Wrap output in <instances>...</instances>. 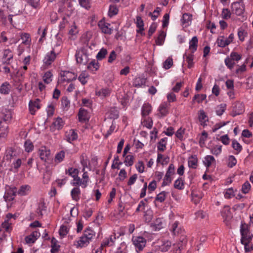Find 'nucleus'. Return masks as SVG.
<instances>
[{
    "instance_id": "1",
    "label": "nucleus",
    "mask_w": 253,
    "mask_h": 253,
    "mask_svg": "<svg viewBox=\"0 0 253 253\" xmlns=\"http://www.w3.org/2000/svg\"><path fill=\"white\" fill-rule=\"evenodd\" d=\"M240 232L242 235L241 242L245 246V251L248 252L252 251L253 250V246L249 248L247 247V246L252 240L253 235L250 232L248 228L244 227L243 224H242L240 227Z\"/></svg>"
},
{
    "instance_id": "2",
    "label": "nucleus",
    "mask_w": 253,
    "mask_h": 253,
    "mask_svg": "<svg viewBox=\"0 0 253 253\" xmlns=\"http://www.w3.org/2000/svg\"><path fill=\"white\" fill-rule=\"evenodd\" d=\"M76 59L79 64L85 65L87 63L89 58L86 50L83 47L76 51Z\"/></svg>"
},
{
    "instance_id": "3",
    "label": "nucleus",
    "mask_w": 253,
    "mask_h": 253,
    "mask_svg": "<svg viewBox=\"0 0 253 253\" xmlns=\"http://www.w3.org/2000/svg\"><path fill=\"white\" fill-rule=\"evenodd\" d=\"M17 188L15 186H6V192L3 196L5 201H12L17 194Z\"/></svg>"
},
{
    "instance_id": "4",
    "label": "nucleus",
    "mask_w": 253,
    "mask_h": 253,
    "mask_svg": "<svg viewBox=\"0 0 253 253\" xmlns=\"http://www.w3.org/2000/svg\"><path fill=\"white\" fill-rule=\"evenodd\" d=\"M132 242L137 252L141 251L145 247L146 240L141 236L132 238Z\"/></svg>"
},
{
    "instance_id": "5",
    "label": "nucleus",
    "mask_w": 253,
    "mask_h": 253,
    "mask_svg": "<svg viewBox=\"0 0 253 253\" xmlns=\"http://www.w3.org/2000/svg\"><path fill=\"white\" fill-rule=\"evenodd\" d=\"M244 110L243 103L241 102H236L232 105V111L231 112V115L233 117H235L237 115L242 114Z\"/></svg>"
},
{
    "instance_id": "6",
    "label": "nucleus",
    "mask_w": 253,
    "mask_h": 253,
    "mask_svg": "<svg viewBox=\"0 0 253 253\" xmlns=\"http://www.w3.org/2000/svg\"><path fill=\"white\" fill-rule=\"evenodd\" d=\"M174 165L172 164H170L164 178L162 183L163 186L168 185L171 183L172 179L170 177V175L174 173Z\"/></svg>"
},
{
    "instance_id": "7",
    "label": "nucleus",
    "mask_w": 253,
    "mask_h": 253,
    "mask_svg": "<svg viewBox=\"0 0 253 253\" xmlns=\"http://www.w3.org/2000/svg\"><path fill=\"white\" fill-rule=\"evenodd\" d=\"M13 57L12 51L7 49L4 50L2 52V57L1 58V62L3 64L8 65L10 63V61Z\"/></svg>"
},
{
    "instance_id": "8",
    "label": "nucleus",
    "mask_w": 253,
    "mask_h": 253,
    "mask_svg": "<svg viewBox=\"0 0 253 253\" xmlns=\"http://www.w3.org/2000/svg\"><path fill=\"white\" fill-rule=\"evenodd\" d=\"M56 57V55L54 51V48H52V50L47 53L45 55L44 59H43V63L46 65H50L55 60Z\"/></svg>"
},
{
    "instance_id": "9",
    "label": "nucleus",
    "mask_w": 253,
    "mask_h": 253,
    "mask_svg": "<svg viewBox=\"0 0 253 253\" xmlns=\"http://www.w3.org/2000/svg\"><path fill=\"white\" fill-rule=\"evenodd\" d=\"M221 214L224 221H229L232 218V214L229 206H225L221 211Z\"/></svg>"
},
{
    "instance_id": "10",
    "label": "nucleus",
    "mask_w": 253,
    "mask_h": 253,
    "mask_svg": "<svg viewBox=\"0 0 253 253\" xmlns=\"http://www.w3.org/2000/svg\"><path fill=\"white\" fill-rule=\"evenodd\" d=\"M79 120L81 123H86L89 120V116L87 111L83 108L79 110Z\"/></svg>"
},
{
    "instance_id": "11",
    "label": "nucleus",
    "mask_w": 253,
    "mask_h": 253,
    "mask_svg": "<svg viewBox=\"0 0 253 253\" xmlns=\"http://www.w3.org/2000/svg\"><path fill=\"white\" fill-rule=\"evenodd\" d=\"M61 76L64 78V79H62V81H67L68 83L73 80H76L77 77V75H75L74 73L69 71H64L63 73L61 74Z\"/></svg>"
},
{
    "instance_id": "12",
    "label": "nucleus",
    "mask_w": 253,
    "mask_h": 253,
    "mask_svg": "<svg viewBox=\"0 0 253 253\" xmlns=\"http://www.w3.org/2000/svg\"><path fill=\"white\" fill-rule=\"evenodd\" d=\"M78 134L74 129H70L66 132L65 139L70 143L78 138Z\"/></svg>"
},
{
    "instance_id": "13",
    "label": "nucleus",
    "mask_w": 253,
    "mask_h": 253,
    "mask_svg": "<svg viewBox=\"0 0 253 253\" xmlns=\"http://www.w3.org/2000/svg\"><path fill=\"white\" fill-rule=\"evenodd\" d=\"M40 236V233L38 231H35L30 235L26 236L25 240L27 244L34 243Z\"/></svg>"
},
{
    "instance_id": "14",
    "label": "nucleus",
    "mask_w": 253,
    "mask_h": 253,
    "mask_svg": "<svg viewBox=\"0 0 253 253\" xmlns=\"http://www.w3.org/2000/svg\"><path fill=\"white\" fill-rule=\"evenodd\" d=\"M136 21L135 22L136 27L138 28L136 30L137 33L140 34L141 35H145V33L143 32L144 29V22L142 19L141 16H137L136 17Z\"/></svg>"
},
{
    "instance_id": "15",
    "label": "nucleus",
    "mask_w": 253,
    "mask_h": 253,
    "mask_svg": "<svg viewBox=\"0 0 253 253\" xmlns=\"http://www.w3.org/2000/svg\"><path fill=\"white\" fill-rule=\"evenodd\" d=\"M39 154L40 159L44 162H47L50 157V151L46 149L45 148L44 149L39 150Z\"/></svg>"
},
{
    "instance_id": "16",
    "label": "nucleus",
    "mask_w": 253,
    "mask_h": 253,
    "mask_svg": "<svg viewBox=\"0 0 253 253\" xmlns=\"http://www.w3.org/2000/svg\"><path fill=\"white\" fill-rule=\"evenodd\" d=\"M40 99H36V100L34 101H30L29 104V109L30 112V113L32 115H34L36 112V110L35 108H37L38 109L40 108V106L39 105Z\"/></svg>"
},
{
    "instance_id": "17",
    "label": "nucleus",
    "mask_w": 253,
    "mask_h": 253,
    "mask_svg": "<svg viewBox=\"0 0 253 253\" xmlns=\"http://www.w3.org/2000/svg\"><path fill=\"white\" fill-rule=\"evenodd\" d=\"M31 191V186L29 185H21L19 190H17V193L20 196H25L29 194Z\"/></svg>"
},
{
    "instance_id": "18",
    "label": "nucleus",
    "mask_w": 253,
    "mask_h": 253,
    "mask_svg": "<svg viewBox=\"0 0 253 253\" xmlns=\"http://www.w3.org/2000/svg\"><path fill=\"white\" fill-rule=\"evenodd\" d=\"M231 8L234 13L237 15L240 16L243 13L244 10L241 7L239 2H235L232 4Z\"/></svg>"
},
{
    "instance_id": "19",
    "label": "nucleus",
    "mask_w": 253,
    "mask_h": 253,
    "mask_svg": "<svg viewBox=\"0 0 253 253\" xmlns=\"http://www.w3.org/2000/svg\"><path fill=\"white\" fill-rule=\"evenodd\" d=\"M110 24L107 23H104L102 21H99L98 23V26L101 29L103 33L107 34H111L112 33V30L109 28Z\"/></svg>"
},
{
    "instance_id": "20",
    "label": "nucleus",
    "mask_w": 253,
    "mask_h": 253,
    "mask_svg": "<svg viewBox=\"0 0 253 253\" xmlns=\"http://www.w3.org/2000/svg\"><path fill=\"white\" fill-rule=\"evenodd\" d=\"M198 40L196 36L193 37L189 42V49L194 53L197 49Z\"/></svg>"
},
{
    "instance_id": "21",
    "label": "nucleus",
    "mask_w": 253,
    "mask_h": 253,
    "mask_svg": "<svg viewBox=\"0 0 253 253\" xmlns=\"http://www.w3.org/2000/svg\"><path fill=\"white\" fill-rule=\"evenodd\" d=\"M188 166L190 168L196 169L198 164V159L196 155L191 156L188 161Z\"/></svg>"
},
{
    "instance_id": "22",
    "label": "nucleus",
    "mask_w": 253,
    "mask_h": 253,
    "mask_svg": "<svg viewBox=\"0 0 253 253\" xmlns=\"http://www.w3.org/2000/svg\"><path fill=\"white\" fill-rule=\"evenodd\" d=\"M183 59L186 60V61L188 63V68H191L193 66V58H194V55L193 53L191 52V53L187 54L185 53L183 55Z\"/></svg>"
},
{
    "instance_id": "23",
    "label": "nucleus",
    "mask_w": 253,
    "mask_h": 253,
    "mask_svg": "<svg viewBox=\"0 0 253 253\" xmlns=\"http://www.w3.org/2000/svg\"><path fill=\"white\" fill-rule=\"evenodd\" d=\"M169 104L167 102L162 103L159 108V111L161 115V117H164L168 113V108Z\"/></svg>"
},
{
    "instance_id": "24",
    "label": "nucleus",
    "mask_w": 253,
    "mask_h": 253,
    "mask_svg": "<svg viewBox=\"0 0 253 253\" xmlns=\"http://www.w3.org/2000/svg\"><path fill=\"white\" fill-rule=\"evenodd\" d=\"M81 191L79 187L74 188L71 192V195L73 200L78 201L80 198Z\"/></svg>"
},
{
    "instance_id": "25",
    "label": "nucleus",
    "mask_w": 253,
    "mask_h": 253,
    "mask_svg": "<svg viewBox=\"0 0 253 253\" xmlns=\"http://www.w3.org/2000/svg\"><path fill=\"white\" fill-rule=\"evenodd\" d=\"M192 20V15L189 13H185L183 14L181 19L182 23L185 25V26H189Z\"/></svg>"
},
{
    "instance_id": "26",
    "label": "nucleus",
    "mask_w": 253,
    "mask_h": 253,
    "mask_svg": "<svg viewBox=\"0 0 253 253\" xmlns=\"http://www.w3.org/2000/svg\"><path fill=\"white\" fill-rule=\"evenodd\" d=\"M146 79L145 78L137 77L135 78L133 81V85L135 87H140L144 85L146 83Z\"/></svg>"
},
{
    "instance_id": "27",
    "label": "nucleus",
    "mask_w": 253,
    "mask_h": 253,
    "mask_svg": "<svg viewBox=\"0 0 253 253\" xmlns=\"http://www.w3.org/2000/svg\"><path fill=\"white\" fill-rule=\"evenodd\" d=\"M90 241L86 239V237L82 236L80 237V239L77 241V247L83 248L86 247L89 243Z\"/></svg>"
},
{
    "instance_id": "28",
    "label": "nucleus",
    "mask_w": 253,
    "mask_h": 253,
    "mask_svg": "<svg viewBox=\"0 0 253 253\" xmlns=\"http://www.w3.org/2000/svg\"><path fill=\"white\" fill-rule=\"evenodd\" d=\"M99 67L98 62L95 60H92L87 65V69L92 72L97 71Z\"/></svg>"
},
{
    "instance_id": "29",
    "label": "nucleus",
    "mask_w": 253,
    "mask_h": 253,
    "mask_svg": "<svg viewBox=\"0 0 253 253\" xmlns=\"http://www.w3.org/2000/svg\"><path fill=\"white\" fill-rule=\"evenodd\" d=\"M151 111V106L148 103H145L141 109L142 115L144 117L149 115Z\"/></svg>"
},
{
    "instance_id": "30",
    "label": "nucleus",
    "mask_w": 253,
    "mask_h": 253,
    "mask_svg": "<svg viewBox=\"0 0 253 253\" xmlns=\"http://www.w3.org/2000/svg\"><path fill=\"white\" fill-rule=\"evenodd\" d=\"M166 35V34L165 32L162 31L160 32L159 36L155 41L157 45H162L164 43Z\"/></svg>"
},
{
    "instance_id": "31",
    "label": "nucleus",
    "mask_w": 253,
    "mask_h": 253,
    "mask_svg": "<svg viewBox=\"0 0 253 253\" xmlns=\"http://www.w3.org/2000/svg\"><path fill=\"white\" fill-rule=\"evenodd\" d=\"M178 222L175 221L172 224L170 230L174 235H178L182 233V230L178 227Z\"/></svg>"
},
{
    "instance_id": "32",
    "label": "nucleus",
    "mask_w": 253,
    "mask_h": 253,
    "mask_svg": "<svg viewBox=\"0 0 253 253\" xmlns=\"http://www.w3.org/2000/svg\"><path fill=\"white\" fill-rule=\"evenodd\" d=\"M217 43L218 46L224 47L226 45L229 44V42L227 41L226 39L224 37H220L217 40Z\"/></svg>"
},
{
    "instance_id": "33",
    "label": "nucleus",
    "mask_w": 253,
    "mask_h": 253,
    "mask_svg": "<svg viewBox=\"0 0 253 253\" xmlns=\"http://www.w3.org/2000/svg\"><path fill=\"white\" fill-rule=\"evenodd\" d=\"M167 140V137H165L160 140L158 142L157 148L159 151L163 152L166 148V143H165Z\"/></svg>"
},
{
    "instance_id": "34",
    "label": "nucleus",
    "mask_w": 253,
    "mask_h": 253,
    "mask_svg": "<svg viewBox=\"0 0 253 253\" xmlns=\"http://www.w3.org/2000/svg\"><path fill=\"white\" fill-rule=\"evenodd\" d=\"M171 246V242L169 241H167L164 242L163 244H162L159 247V249L161 252H166L169 251Z\"/></svg>"
},
{
    "instance_id": "35",
    "label": "nucleus",
    "mask_w": 253,
    "mask_h": 253,
    "mask_svg": "<svg viewBox=\"0 0 253 253\" xmlns=\"http://www.w3.org/2000/svg\"><path fill=\"white\" fill-rule=\"evenodd\" d=\"M52 125L57 129H61L64 125V122L61 118L58 117L53 123Z\"/></svg>"
},
{
    "instance_id": "36",
    "label": "nucleus",
    "mask_w": 253,
    "mask_h": 253,
    "mask_svg": "<svg viewBox=\"0 0 253 253\" xmlns=\"http://www.w3.org/2000/svg\"><path fill=\"white\" fill-rule=\"evenodd\" d=\"M119 9L116 6V5L114 4H111L109 6V9L108 11V15L109 17H112L116 15H117L118 13Z\"/></svg>"
},
{
    "instance_id": "37",
    "label": "nucleus",
    "mask_w": 253,
    "mask_h": 253,
    "mask_svg": "<svg viewBox=\"0 0 253 253\" xmlns=\"http://www.w3.org/2000/svg\"><path fill=\"white\" fill-rule=\"evenodd\" d=\"M215 162L214 158L212 156L208 155L205 157L203 163L207 168H209L212 163Z\"/></svg>"
},
{
    "instance_id": "38",
    "label": "nucleus",
    "mask_w": 253,
    "mask_h": 253,
    "mask_svg": "<svg viewBox=\"0 0 253 253\" xmlns=\"http://www.w3.org/2000/svg\"><path fill=\"white\" fill-rule=\"evenodd\" d=\"M94 232L92 230H91L90 228L88 227L84 230V234L82 236L86 237V239L91 241V239L94 236Z\"/></svg>"
},
{
    "instance_id": "39",
    "label": "nucleus",
    "mask_w": 253,
    "mask_h": 253,
    "mask_svg": "<svg viewBox=\"0 0 253 253\" xmlns=\"http://www.w3.org/2000/svg\"><path fill=\"white\" fill-rule=\"evenodd\" d=\"M88 77V74L86 71L82 72L80 75L78 80L82 83V84L84 85L87 83L86 79Z\"/></svg>"
},
{
    "instance_id": "40",
    "label": "nucleus",
    "mask_w": 253,
    "mask_h": 253,
    "mask_svg": "<svg viewBox=\"0 0 253 253\" xmlns=\"http://www.w3.org/2000/svg\"><path fill=\"white\" fill-rule=\"evenodd\" d=\"M107 53V50L106 48H102L97 53L96 57L98 60H101L105 57Z\"/></svg>"
},
{
    "instance_id": "41",
    "label": "nucleus",
    "mask_w": 253,
    "mask_h": 253,
    "mask_svg": "<svg viewBox=\"0 0 253 253\" xmlns=\"http://www.w3.org/2000/svg\"><path fill=\"white\" fill-rule=\"evenodd\" d=\"M134 157L132 155H127L125 158L124 163L126 166H131L133 164Z\"/></svg>"
},
{
    "instance_id": "42",
    "label": "nucleus",
    "mask_w": 253,
    "mask_h": 253,
    "mask_svg": "<svg viewBox=\"0 0 253 253\" xmlns=\"http://www.w3.org/2000/svg\"><path fill=\"white\" fill-rule=\"evenodd\" d=\"M174 187L177 189L181 190L184 188L183 180L182 178H178L174 183Z\"/></svg>"
},
{
    "instance_id": "43",
    "label": "nucleus",
    "mask_w": 253,
    "mask_h": 253,
    "mask_svg": "<svg viewBox=\"0 0 253 253\" xmlns=\"http://www.w3.org/2000/svg\"><path fill=\"white\" fill-rule=\"evenodd\" d=\"M65 173L66 174H68L74 178L75 176L78 175L79 170L77 169L70 168L66 170Z\"/></svg>"
},
{
    "instance_id": "44",
    "label": "nucleus",
    "mask_w": 253,
    "mask_h": 253,
    "mask_svg": "<svg viewBox=\"0 0 253 253\" xmlns=\"http://www.w3.org/2000/svg\"><path fill=\"white\" fill-rule=\"evenodd\" d=\"M226 107V104L222 103L216 108V113L218 116H221L224 112Z\"/></svg>"
},
{
    "instance_id": "45",
    "label": "nucleus",
    "mask_w": 253,
    "mask_h": 253,
    "mask_svg": "<svg viewBox=\"0 0 253 253\" xmlns=\"http://www.w3.org/2000/svg\"><path fill=\"white\" fill-rule=\"evenodd\" d=\"M207 96L204 94H197L195 95L193 98V102L196 100L198 103H201L206 99Z\"/></svg>"
},
{
    "instance_id": "46",
    "label": "nucleus",
    "mask_w": 253,
    "mask_h": 253,
    "mask_svg": "<svg viewBox=\"0 0 253 253\" xmlns=\"http://www.w3.org/2000/svg\"><path fill=\"white\" fill-rule=\"evenodd\" d=\"M173 65V60L171 57H168L163 63V68L166 70L169 69Z\"/></svg>"
},
{
    "instance_id": "47",
    "label": "nucleus",
    "mask_w": 253,
    "mask_h": 253,
    "mask_svg": "<svg viewBox=\"0 0 253 253\" xmlns=\"http://www.w3.org/2000/svg\"><path fill=\"white\" fill-rule=\"evenodd\" d=\"M9 84L4 83L2 84L0 87V93L4 94H7L9 93V89L8 87Z\"/></svg>"
},
{
    "instance_id": "48",
    "label": "nucleus",
    "mask_w": 253,
    "mask_h": 253,
    "mask_svg": "<svg viewBox=\"0 0 253 253\" xmlns=\"http://www.w3.org/2000/svg\"><path fill=\"white\" fill-rule=\"evenodd\" d=\"M24 147L26 152H30L33 151L34 145L30 140H27L24 143Z\"/></svg>"
},
{
    "instance_id": "49",
    "label": "nucleus",
    "mask_w": 253,
    "mask_h": 253,
    "mask_svg": "<svg viewBox=\"0 0 253 253\" xmlns=\"http://www.w3.org/2000/svg\"><path fill=\"white\" fill-rule=\"evenodd\" d=\"M109 117L112 119H116L119 117V112L116 108H112L110 110Z\"/></svg>"
},
{
    "instance_id": "50",
    "label": "nucleus",
    "mask_w": 253,
    "mask_h": 253,
    "mask_svg": "<svg viewBox=\"0 0 253 253\" xmlns=\"http://www.w3.org/2000/svg\"><path fill=\"white\" fill-rule=\"evenodd\" d=\"M168 193L165 191L161 192L157 195L155 198V200L161 203L163 202L166 199V195Z\"/></svg>"
},
{
    "instance_id": "51",
    "label": "nucleus",
    "mask_w": 253,
    "mask_h": 253,
    "mask_svg": "<svg viewBox=\"0 0 253 253\" xmlns=\"http://www.w3.org/2000/svg\"><path fill=\"white\" fill-rule=\"evenodd\" d=\"M153 226L156 230H160L163 228V222L161 218H157L153 223Z\"/></svg>"
},
{
    "instance_id": "52",
    "label": "nucleus",
    "mask_w": 253,
    "mask_h": 253,
    "mask_svg": "<svg viewBox=\"0 0 253 253\" xmlns=\"http://www.w3.org/2000/svg\"><path fill=\"white\" fill-rule=\"evenodd\" d=\"M161 11V8L157 7V8L153 11V13L151 12L149 13V16H151L152 19L154 21L158 18Z\"/></svg>"
},
{
    "instance_id": "53",
    "label": "nucleus",
    "mask_w": 253,
    "mask_h": 253,
    "mask_svg": "<svg viewBox=\"0 0 253 253\" xmlns=\"http://www.w3.org/2000/svg\"><path fill=\"white\" fill-rule=\"evenodd\" d=\"M96 95L101 96V97H106L109 95L110 90L108 88H102L99 91L96 92Z\"/></svg>"
},
{
    "instance_id": "54",
    "label": "nucleus",
    "mask_w": 253,
    "mask_h": 253,
    "mask_svg": "<svg viewBox=\"0 0 253 253\" xmlns=\"http://www.w3.org/2000/svg\"><path fill=\"white\" fill-rule=\"evenodd\" d=\"M232 146L233 148L237 151V153H239L242 150V147L240 144L237 142V140L234 139L232 141Z\"/></svg>"
},
{
    "instance_id": "55",
    "label": "nucleus",
    "mask_w": 253,
    "mask_h": 253,
    "mask_svg": "<svg viewBox=\"0 0 253 253\" xmlns=\"http://www.w3.org/2000/svg\"><path fill=\"white\" fill-rule=\"evenodd\" d=\"M224 62L226 66L230 70L233 68L235 64V62H234L232 59L229 57L225 59Z\"/></svg>"
},
{
    "instance_id": "56",
    "label": "nucleus",
    "mask_w": 253,
    "mask_h": 253,
    "mask_svg": "<svg viewBox=\"0 0 253 253\" xmlns=\"http://www.w3.org/2000/svg\"><path fill=\"white\" fill-rule=\"evenodd\" d=\"M222 146L216 145L211 149V153L216 156L218 155L221 152Z\"/></svg>"
},
{
    "instance_id": "57",
    "label": "nucleus",
    "mask_w": 253,
    "mask_h": 253,
    "mask_svg": "<svg viewBox=\"0 0 253 253\" xmlns=\"http://www.w3.org/2000/svg\"><path fill=\"white\" fill-rule=\"evenodd\" d=\"M251 189V184L248 181H246L242 185V191L244 194L248 193Z\"/></svg>"
},
{
    "instance_id": "58",
    "label": "nucleus",
    "mask_w": 253,
    "mask_h": 253,
    "mask_svg": "<svg viewBox=\"0 0 253 253\" xmlns=\"http://www.w3.org/2000/svg\"><path fill=\"white\" fill-rule=\"evenodd\" d=\"M52 76V74L51 72L48 71L46 72L44 76L43 77V81L46 84H49L51 81V77Z\"/></svg>"
},
{
    "instance_id": "59",
    "label": "nucleus",
    "mask_w": 253,
    "mask_h": 253,
    "mask_svg": "<svg viewBox=\"0 0 253 253\" xmlns=\"http://www.w3.org/2000/svg\"><path fill=\"white\" fill-rule=\"evenodd\" d=\"M157 24L155 23H153L149 27L148 30V38L150 39L152 35L155 33L156 28H157Z\"/></svg>"
},
{
    "instance_id": "60",
    "label": "nucleus",
    "mask_w": 253,
    "mask_h": 253,
    "mask_svg": "<svg viewBox=\"0 0 253 253\" xmlns=\"http://www.w3.org/2000/svg\"><path fill=\"white\" fill-rule=\"evenodd\" d=\"M135 167L137 171L140 173H142L144 171V165L142 161H139L136 165Z\"/></svg>"
},
{
    "instance_id": "61",
    "label": "nucleus",
    "mask_w": 253,
    "mask_h": 253,
    "mask_svg": "<svg viewBox=\"0 0 253 253\" xmlns=\"http://www.w3.org/2000/svg\"><path fill=\"white\" fill-rule=\"evenodd\" d=\"M221 14L223 19H227L230 18L231 13L228 9L223 8Z\"/></svg>"
},
{
    "instance_id": "62",
    "label": "nucleus",
    "mask_w": 253,
    "mask_h": 253,
    "mask_svg": "<svg viewBox=\"0 0 253 253\" xmlns=\"http://www.w3.org/2000/svg\"><path fill=\"white\" fill-rule=\"evenodd\" d=\"M65 157V153L64 151H61L58 153L55 157V161H58V162H62Z\"/></svg>"
},
{
    "instance_id": "63",
    "label": "nucleus",
    "mask_w": 253,
    "mask_h": 253,
    "mask_svg": "<svg viewBox=\"0 0 253 253\" xmlns=\"http://www.w3.org/2000/svg\"><path fill=\"white\" fill-rule=\"evenodd\" d=\"M247 32L245 31L244 30H243L242 28H240L238 32V36L239 37V39L241 41H243L245 39V37L247 36Z\"/></svg>"
},
{
    "instance_id": "64",
    "label": "nucleus",
    "mask_w": 253,
    "mask_h": 253,
    "mask_svg": "<svg viewBox=\"0 0 253 253\" xmlns=\"http://www.w3.org/2000/svg\"><path fill=\"white\" fill-rule=\"evenodd\" d=\"M69 229L68 227L65 225H62L59 231V233L60 236H65L68 233Z\"/></svg>"
}]
</instances>
